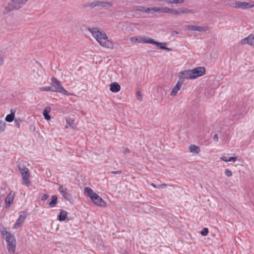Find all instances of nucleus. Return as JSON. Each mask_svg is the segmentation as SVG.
I'll return each mask as SVG.
<instances>
[{"instance_id": "obj_1", "label": "nucleus", "mask_w": 254, "mask_h": 254, "mask_svg": "<svg viewBox=\"0 0 254 254\" xmlns=\"http://www.w3.org/2000/svg\"><path fill=\"white\" fill-rule=\"evenodd\" d=\"M88 30L102 47L108 48H112L113 47V44L108 39L106 33L101 29L97 27L89 28Z\"/></svg>"}, {"instance_id": "obj_2", "label": "nucleus", "mask_w": 254, "mask_h": 254, "mask_svg": "<svg viewBox=\"0 0 254 254\" xmlns=\"http://www.w3.org/2000/svg\"><path fill=\"white\" fill-rule=\"evenodd\" d=\"M1 235L6 241L7 248L9 253L13 254L15 250L16 242L14 236L9 232L6 231V228H2L0 230Z\"/></svg>"}, {"instance_id": "obj_3", "label": "nucleus", "mask_w": 254, "mask_h": 254, "mask_svg": "<svg viewBox=\"0 0 254 254\" xmlns=\"http://www.w3.org/2000/svg\"><path fill=\"white\" fill-rule=\"evenodd\" d=\"M85 192L90 197L94 203L98 206L104 207L106 206L105 202L96 193L89 187L84 189Z\"/></svg>"}, {"instance_id": "obj_4", "label": "nucleus", "mask_w": 254, "mask_h": 254, "mask_svg": "<svg viewBox=\"0 0 254 254\" xmlns=\"http://www.w3.org/2000/svg\"><path fill=\"white\" fill-rule=\"evenodd\" d=\"M28 0H11L5 7L3 13L7 14L14 9H18L23 5Z\"/></svg>"}, {"instance_id": "obj_5", "label": "nucleus", "mask_w": 254, "mask_h": 254, "mask_svg": "<svg viewBox=\"0 0 254 254\" xmlns=\"http://www.w3.org/2000/svg\"><path fill=\"white\" fill-rule=\"evenodd\" d=\"M52 89L54 92H59L64 95L67 94V91L62 85L61 82L55 77H52Z\"/></svg>"}, {"instance_id": "obj_6", "label": "nucleus", "mask_w": 254, "mask_h": 254, "mask_svg": "<svg viewBox=\"0 0 254 254\" xmlns=\"http://www.w3.org/2000/svg\"><path fill=\"white\" fill-rule=\"evenodd\" d=\"M18 168L21 175L22 176L23 184L26 186L29 185L30 184L29 180L30 174L28 169L24 165H19Z\"/></svg>"}, {"instance_id": "obj_7", "label": "nucleus", "mask_w": 254, "mask_h": 254, "mask_svg": "<svg viewBox=\"0 0 254 254\" xmlns=\"http://www.w3.org/2000/svg\"><path fill=\"white\" fill-rule=\"evenodd\" d=\"M59 186L58 191L60 192L61 194L65 199L66 200H69L71 199V195L69 192L67 188L65 185H61L58 184Z\"/></svg>"}, {"instance_id": "obj_8", "label": "nucleus", "mask_w": 254, "mask_h": 254, "mask_svg": "<svg viewBox=\"0 0 254 254\" xmlns=\"http://www.w3.org/2000/svg\"><path fill=\"white\" fill-rule=\"evenodd\" d=\"M234 7L236 8L248 9L254 7V1H251L250 2L239 1L233 3Z\"/></svg>"}, {"instance_id": "obj_9", "label": "nucleus", "mask_w": 254, "mask_h": 254, "mask_svg": "<svg viewBox=\"0 0 254 254\" xmlns=\"http://www.w3.org/2000/svg\"><path fill=\"white\" fill-rule=\"evenodd\" d=\"M191 70L193 79L203 75L205 72V69L203 67H197Z\"/></svg>"}, {"instance_id": "obj_10", "label": "nucleus", "mask_w": 254, "mask_h": 254, "mask_svg": "<svg viewBox=\"0 0 254 254\" xmlns=\"http://www.w3.org/2000/svg\"><path fill=\"white\" fill-rule=\"evenodd\" d=\"M112 5V2L104 1H94L88 3V6L91 7L96 6L107 7L111 6Z\"/></svg>"}, {"instance_id": "obj_11", "label": "nucleus", "mask_w": 254, "mask_h": 254, "mask_svg": "<svg viewBox=\"0 0 254 254\" xmlns=\"http://www.w3.org/2000/svg\"><path fill=\"white\" fill-rule=\"evenodd\" d=\"M15 197V192L11 191L9 194L6 196L5 199V207L9 208L11 204L13 202L14 198Z\"/></svg>"}, {"instance_id": "obj_12", "label": "nucleus", "mask_w": 254, "mask_h": 254, "mask_svg": "<svg viewBox=\"0 0 254 254\" xmlns=\"http://www.w3.org/2000/svg\"><path fill=\"white\" fill-rule=\"evenodd\" d=\"M26 217V215L25 214L24 212H21L20 214L19 215V216L18 217V218L17 219L16 222L14 224L13 227L15 229H17L18 227H19L20 226H21L22 224L24 222Z\"/></svg>"}, {"instance_id": "obj_13", "label": "nucleus", "mask_w": 254, "mask_h": 254, "mask_svg": "<svg viewBox=\"0 0 254 254\" xmlns=\"http://www.w3.org/2000/svg\"><path fill=\"white\" fill-rule=\"evenodd\" d=\"M181 78L186 79H193L191 70H186L179 73Z\"/></svg>"}, {"instance_id": "obj_14", "label": "nucleus", "mask_w": 254, "mask_h": 254, "mask_svg": "<svg viewBox=\"0 0 254 254\" xmlns=\"http://www.w3.org/2000/svg\"><path fill=\"white\" fill-rule=\"evenodd\" d=\"M241 43L243 45L249 44L254 47V35L251 34L247 37L243 39L241 41Z\"/></svg>"}, {"instance_id": "obj_15", "label": "nucleus", "mask_w": 254, "mask_h": 254, "mask_svg": "<svg viewBox=\"0 0 254 254\" xmlns=\"http://www.w3.org/2000/svg\"><path fill=\"white\" fill-rule=\"evenodd\" d=\"M141 43H149L154 45H159V42L154 41L152 39L148 36H140Z\"/></svg>"}, {"instance_id": "obj_16", "label": "nucleus", "mask_w": 254, "mask_h": 254, "mask_svg": "<svg viewBox=\"0 0 254 254\" xmlns=\"http://www.w3.org/2000/svg\"><path fill=\"white\" fill-rule=\"evenodd\" d=\"M182 85L183 81L179 80L170 93V95L172 96H175L177 94L178 92L180 90Z\"/></svg>"}, {"instance_id": "obj_17", "label": "nucleus", "mask_w": 254, "mask_h": 254, "mask_svg": "<svg viewBox=\"0 0 254 254\" xmlns=\"http://www.w3.org/2000/svg\"><path fill=\"white\" fill-rule=\"evenodd\" d=\"M189 30L192 31H197L199 32L206 31L208 29L207 27H201L196 25H189L188 27Z\"/></svg>"}, {"instance_id": "obj_18", "label": "nucleus", "mask_w": 254, "mask_h": 254, "mask_svg": "<svg viewBox=\"0 0 254 254\" xmlns=\"http://www.w3.org/2000/svg\"><path fill=\"white\" fill-rule=\"evenodd\" d=\"M120 89L121 86L118 83L116 82H114L110 84V90L112 92L116 93L119 92L120 90Z\"/></svg>"}, {"instance_id": "obj_19", "label": "nucleus", "mask_w": 254, "mask_h": 254, "mask_svg": "<svg viewBox=\"0 0 254 254\" xmlns=\"http://www.w3.org/2000/svg\"><path fill=\"white\" fill-rule=\"evenodd\" d=\"M160 1H164L166 4H177L183 3L184 0H160Z\"/></svg>"}, {"instance_id": "obj_20", "label": "nucleus", "mask_w": 254, "mask_h": 254, "mask_svg": "<svg viewBox=\"0 0 254 254\" xmlns=\"http://www.w3.org/2000/svg\"><path fill=\"white\" fill-rule=\"evenodd\" d=\"M67 215V213L66 211L61 210L60 213V214L58 216V220L60 221H63L65 220Z\"/></svg>"}, {"instance_id": "obj_21", "label": "nucleus", "mask_w": 254, "mask_h": 254, "mask_svg": "<svg viewBox=\"0 0 254 254\" xmlns=\"http://www.w3.org/2000/svg\"><path fill=\"white\" fill-rule=\"evenodd\" d=\"M189 151L191 153L197 154L199 152L200 149L198 146L195 145H191L189 147Z\"/></svg>"}, {"instance_id": "obj_22", "label": "nucleus", "mask_w": 254, "mask_h": 254, "mask_svg": "<svg viewBox=\"0 0 254 254\" xmlns=\"http://www.w3.org/2000/svg\"><path fill=\"white\" fill-rule=\"evenodd\" d=\"M57 196L56 195H53L52 196V200L49 203V205L50 207L53 208L55 207L57 203Z\"/></svg>"}, {"instance_id": "obj_23", "label": "nucleus", "mask_w": 254, "mask_h": 254, "mask_svg": "<svg viewBox=\"0 0 254 254\" xmlns=\"http://www.w3.org/2000/svg\"><path fill=\"white\" fill-rule=\"evenodd\" d=\"M158 12L171 13L172 8L167 7H158Z\"/></svg>"}, {"instance_id": "obj_24", "label": "nucleus", "mask_w": 254, "mask_h": 254, "mask_svg": "<svg viewBox=\"0 0 254 254\" xmlns=\"http://www.w3.org/2000/svg\"><path fill=\"white\" fill-rule=\"evenodd\" d=\"M158 12V7H147L145 9V13L148 14Z\"/></svg>"}, {"instance_id": "obj_25", "label": "nucleus", "mask_w": 254, "mask_h": 254, "mask_svg": "<svg viewBox=\"0 0 254 254\" xmlns=\"http://www.w3.org/2000/svg\"><path fill=\"white\" fill-rule=\"evenodd\" d=\"M14 116L15 113L11 112L10 114H8L6 116L5 121L9 123L12 122L14 120Z\"/></svg>"}, {"instance_id": "obj_26", "label": "nucleus", "mask_w": 254, "mask_h": 254, "mask_svg": "<svg viewBox=\"0 0 254 254\" xmlns=\"http://www.w3.org/2000/svg\"><path fill=\"white\" fill-rule=\"evenodd\" d=\"M50 108H46L43 111V116L45 119L48 121L51 119V116L49 115V113L50 112Z\"/></svg>"}, {"instance_id": "obj_27", "label": "nucleus", "mask_w": 254, "mask_h": 254, "mask_svg": "<svg viewBox=\"0 0 254 254\" xmlns=\"http://www.w3.org/2000/svg\"><path fill=\"white\" fill-rule=\"evenodd\" d=\"M129 40L132 43H141L140 36L131 37L129 38Z\"/></svg>"}, {"instance_id": "obj_28", "label": "nucleus", "mask_w": 254, "mask_h": 254, "mask_svg": "<svg viewBox=\"0 0 254 254\" xmlns=\"http://www.w3.org/2000/svg\"><path fill=\"white\" fill-rule=\"evenodd\" d=\"M40 90L41 91H51L53 92V89H52V87L51 86H45L42 87L40 88Z\"/></svg>"}, {"instance_id": "obj_29", "label": "nucleus", "mask_w": 254, "mask_h": 254, "mask_svg": "<svg viewBox=\"0 0 254 254\" xmlns=\"http://www.w3.org/2000/svg\"><path fill=\"white\" fill-rule=\"evenodd\" d=\"M66 121L67 124L70 127H72V128H74L73 121L72 119L70 118H67Z\"/></svg>"}, {"instance_id": "obj_30", "label": "nucleus", "mask_w": 254, "mask_h": 254, "mask_svg": "<svg viewBox=\"0 0 254 254\" xmlns=\"http://www.w3.org/2000/svg\"><path fill=\"white\" fill-rule=\"evenodd\" d=\"M181 14V13H193V11L191 10L188 9L187 8L182 9L180 10Z\"/></svg>"}, {"instance_id": "obj_31", "label": "nucleus", "mask_w": 254, "mask_h": 254, "mask_svg": "<svg viewBox=\"0 0 254 254\" xmlns=\"http://www.w3.org/2000/svg\"><path fill=\"white\" fill-rule=\"evenodd\" d=\"M159 44H160V45H156V46H158L159 47V48L160 49H163V50H167V51H171V49L170 48H167L165 46H164L163 45V43H159Z\"/></svg>"}, {"instance_id": "obj_32", "label": "nucleus", "mask_w": 254, "mask_h": 254, "mask_svg": "<svg viewBox=\"0 0 254 254\" xmlns=\"http://www.w3.org/2000/svg\"><path fill=\"white\" fill-rule=\"evenodd\" d=\"M208 230L206 228H204L202 229V230L201 232V234L203 236H205L208 234Z\"/></svg>"}, {"instance_id": "obj_33", "label": "nucleus", "mask_w": 254, "mask_h": 254, "mask_svg": "<svg viewBox=\"0 0 254 254\" xmlns=\"http://www.w3.org/2000/svg\"><path fill=\"white\" fill-rule=\"evenodd\" d=\"M171 11V13L173 14L174 15H179L181 14L180 10H176L172 8Z\"/></svg>"}, {"instance_id": "obj_34", "label": "nucleus", "mask_w": 254, "mask_h": 254, "mask_svg": "<svg viewBox=\"0 0 254 254\" xmlns=\"http://www.w3.org/2000/svg\"><path fill=\"white\" fill-rule=\"evenodd\" d=\"M225 174L227 177H231L232 175L231 171L228 169L225 170Z\"/></svg>"}, {"instance_id": "obj_35", "label": "nucleus", "mask_w": 254, "mask_h": 254, "mask_svg": "<svg viewBox=\"0 0 254 254\" xmlns=\"http://www.w3.org/2000/svg\"><path fill=\"white\" fill-rule=\"evenodd\" d=\"M49 197V195L47 194H43L42 197H41V199L42 200V201H45L46 200H47L48 199V198Z\"/></svg>"}, {"instance_id": "obj_36", "label": "nucleus", "mask_w": 254, "mask_h": 254, "mask_svg": "<svg viewBox=\"0 0 254 254\" xmlns=\"http://www.w3.org/2000/svg\"><path fill=\"white\" fill-rule=\"evenodd\" d=\"M147 7L144 6H139L137 9V10L141 12H144L145 13V9Z\"/></svg>"}, {"instance_id": "obj_37", "label": "nucleus", "mask_w": 254, "mask_h": 254, "mask_svg": "<svg viewBox=\"0 0 254 254\" xmlns=\"http://www.w3.org/2000/svg\"><path fill=\"white\" fill-rule=\"evenodd\" d=\"M137 98L139 100H142V96L141 93L139 91H137L136 93Z\"/></svg>"}, {"instance_id": "obj_38", "label": "nucleus", "mask_w": 254, "mask_h": 254, "mask_svg": "<svg viewBox=\"0 0 254 254\" xmlns=\"http://www.w3.org/2000/svg\"><path fill=\"white\" fill-rule=\"evenodd\" d=\"M236 161V157H230L228 158V162H230V161L235 162Z\"/></svg>"}, {"instance_id": "obj_39", "label": "nucleus", "mask_w": 254, "mask_h": 254, "mask_svg": "<svg viewBox=\"0 0 254 254\" xmlns=\"http://www.w3.org/2000/svg\"><path fill=\"white\" fill-rule=\"evenodd\" d=\"M213 140L215 142H217L218 140V137L217 134H215L213 137Z\"/></svg>"}, {"instance_id": "obj_40", "label": "nucleus", "mask_w": 254, "mask_h": 254, "mask_svg": "<svg viewBox=\"0 0 254 254\" xmlns=\"http://www.w3.org/2000/svg\"><path fill=\"white\" fill-rule=\"evenodd\" d=\"M220 158L221 160H222L223 161H224L225 162H228V157L223 156V157H221Z\"/></svg>"}, {"instance_id": "obj_41", "label": "nucleus", "mask_w": 254, "mask_h": 254, "mask_svg": "<svg viewBox=\"0 0 254 254\" xmlns=\"http://www.w3.org/2000/svg\"><path fill=\"white\" fill-rule=\"evenodd\" d=\"M3 63V59L2 57L0 55V65L2 64Z\"/></svg>"}, {"instance_id": "obj_42", "label": "nucleus", "mask_w": 254, "mask_h": 254, "mask_svg": "<svg viewBox=\"0 0 254 254\" xmlns=\"http://www.w3.org/2000/svg\"><path fill=\"white\" fill-rule=\"evenodd\" d=\"M166 187H167V185H166V184H161V185H160L158 186L159 188H166Z\"/></svg>"}, {"instance_id": "obj_43", "label": "nucleus", "mask_w": 254, "mask_h": 254, "mask_svg": "<svg viewBox=\"0 0 254 254\" xmlns=\"http://www.w3.org/2000/svg\"><path fill=\"white\" fill-rule=\"evenodd\" d=\"M129 152V150L127 148L125 149V150L123 151L124 154L125 155L128 153Z\"/></svg>"}, {"instance_id": "obj_44", "label": "nucleus", "mask_w": 254, "mask_h": 254, "mask_svg": "<svg viewBox=\"0 0 254 254\" xmlns=\"http://www.w3.org/2000/svg\"><path fill=\"white\" fill-rule=\"evenodd\" d=\"M112 173L114 174H120V172L119 171H113V172H112Z\"/></svg>"}, {"instance_id": "obj_45", "label": "nucleus", "mask_w": 254, "mask_h": 254, "mask_svg": "<svg viewBox=\"0 0 254 254\" xmlns=\"http://www.w3.org/2000/svg\"><path fill=\"white\" fill-rule=\"evenodd\" d=\"M151 185L155 188H159V187H157L154 184L152 183Z\"/></svg>"}, {"instance_id": "obj_46", "label": "nucleus", "mask_w": 254, "mask_h": 254, "mask_svg": "<svg viewBox=\"0 0 254 254\" xmlns=\"http://www.w3.org/2000/svg\"><path fill=\"white\" fill-rule=\"evenodd\" d=\"M0 130L1 131H3V129H1V128H0Z\"/></svg>"}, {"instance_id": "obj_47", "label": "nucleus", "mask_w": 254, "mask_h": 254, "mask_svg": "<svg viewBox=\"0 0 254 254\" xmlns=\"http://www.w3.org/2000/svg\"><path fill=\"white\" fill-rule=\"evenodd\" d=\"M175 34H178V32H175Z\"/></svg>"}, {"instance_id": "obj_48", "label": "nucleus", "mask_w": 254, "mask_h": 254, "mask_svg": "<svg viewBox=\"0 0 254 254\" xmlns=\"http://www.w3.org/2000/svg\"><path fill=\"white\" fill-rule=\"evenodd\" d=\"M175 34H178V32H175Z\"/></svg>"}]
</instances>
